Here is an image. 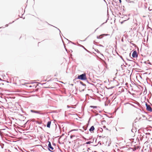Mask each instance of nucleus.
Here are the masks:
<instances>
[{"mask_svg": "<svg viewBox=\"0 0 152 152\" xmlns=\"http://www.w3.org/2000/svg\"><path fill=\"white\" fill-rule=\"evenodd\" d=\"M83 128L84 130H86V127L84 126H83Z\"/></svg>", "mask_w": 152, "mask_h": 152, "instance_id": "nucleus-10", "label": "nucleus"}, {"mask_svg": "<svg viewBox=\"0 0 152 152\" xmlns=\"http://www.w3.org/2000/svg\"><path fill=\"white\" fill-rule=\"evenodd\" d=\"M51 122L50 121H49L48 122L47 126V127L50 128V125L51 124Z\"/></svg>", "mask_w": 152, "mask_h": 152, "instance_id": "nucleus-7", "label": "nucleus"}, {"mask_svg": "<svg viewBox=\"0 0 152 152\" xmlns=\"http://www.w3.org/2000/svg\"><path fill=\"white\" fill-rule=\"evenodd\" d=\"M108 34H103L102 35H100V36H98L97 37V38L98 39H101L102 38V35H105V36H107V35H108Z\"/></svg>", "mask_w": 152, "mask_h": 152, "instance_id": "nucleus-8", "label": "nucleus"}, {"mask_svg": "<svg viewBox=\"0 0 152 152\" xmlns=\"http://www.w3.org/2000/svg\"><path fill=\"white\" fill-rule=\"evenodd\" d=\"M103 127H105V126H103Z\"/></svg>", "mask_w": 152, "mask_h": 152, "instance_id": "nucleus-14", "label": "nucleus"}, {"mask_svg": "<svg viewBox=\"0 0 152 152\" xmlns=\"http://www.w3.org/2000/svg\"><path fill=\"white\" fill-rule=\"evenodd\" d=\"M0 80H1V79L0 78Z\"/></svg>", "mask_w": 152, "mask_h": 152, "instance_id": "nucleus-15", "label": "nucleus"}, {"mask_svg": "<svg viewBox=\"0 0 152 152\" xmlns=\"http://www.w3.org/2000/svg\"><path fill=\"white\" fill-rule=\"evenodd\" d=\"M31 111L32 113H40V112L39 111H35V110H31Z\"/></svg>", "mask_w": 152, "mask_h": 152, "instance_id": "nucleus-6", "label": "nucleus"}, {"mask_svg": "<svg viewBox=\"0 0 152 152\" xmlns=\"http://www.w3.org/2000/svg\"><path fill=\"white\" fill-rule=\"evenodd\" d=\"M78 78L81 80H85L86 79V75L85 74L81 75L78 77Z\"/></svg>", "mask_w": 152, "mask_h": 152, "instance_id": "nucleus-1", "label": "nucleus"}, {"mask_svg": "<svg viewBox=\"0 0 152 152\" xmlns=\"http://www.w3.org/2000/svg\"><path fill=\"white\" fill-rule=\"evenodd\" d=\"M94 128L93 126H92L89 129V131L91 132H93Z\"/></svg>", "mask_w": 152, "mask_h": 152, "instance_id": "nucleus-5", "label": "nucleus"}, {"mask_svg": "<svg viewBox=\"0 0 152 152\" xmlns=\"http://www.w3.org/2000/svg\"><path fill=\"white\" fill-rule=\"evenodd\" d=\"M78 129H73V130H72L71 131H78Z\"/></svg>", "mask_w": 152, "mask_h": 152, "instance_id": "nucleus-11", "label": "nucleus"}, {"mask_svg": "<svg viewBox=\"0 0 152 152\" xmlns=\"http://www.w3.org/2000/svg\"><path fill=\"white\" fill-rule=\"evenodd\" d=\"M120 0V1H121V0Z\"/></svg>", "mask_w": 152, "mask_h": 152, "instance_id": "nucleus-16", "label": "nucleus"}, {"mask_svg": "<svg viewBox=\"0 0 152 152\" xmlns=\"http://www.w3.org/2000/svg\"><path fill=\"white\" fill-rule=\"evenodd\" d=\"M48 148L49 151H53V150L54 149V148L51 146V145L50 142H49V143L48 145Z\"/></svg>", "mask_w": 152, "mask_h": 152, "instance_id": "nucleus-4", "label": "nucleus"}, {"mask_svg": "<svg viewBox=\"0 0 152 152\" xmlns=\"http://www.w3.org/2000/svg\"><path fill=\"white\" fill-rule=\"evenodd\" d=\"M74 136H73V137H74ZM73 137V136H71V138H72V137Z\"/></svg>", "mask_w": 152, "mask_h": 152, "instance_id": "nucleus-13", "label": "nucleus"}, {"mask_svg": "<svg viewBox=\"0 0 152 152\" xmlns=\"http://www.w3.org/2000/svg\"><path fill=\"white\" fill-rule=\"evenodd\" d=\"M91 143L90 142V141H88V142H86V144H90Z\"/></svg>", "mask_w": 152, "mask_h": 152, "instance_id": "nucleus-9", "label": "nucleus"}, {"mask_svg": "<svg viewBox=\"0 0 152 152\" xmlns=\"http://www.w3.org/2000/svg\"><path fill=\"white\" fill-rule=\"evenodd\" d=\"M145 105L146 107V110H147V111L150 112H152V109L150 106L149 105H148L146 102L145 103Z\"/></svg>", "mask_w": 152, "mask_h": 152, "instance_id": "nucleus-2", "label": "nucleus"}, {"mask_svg": "<svg viewBox=\"0 0 152 152\" xmlns=\"http://www.w3.org/2000/svg\"><path fill=\"white\" fill-rule=\"evenodd\" d=\"M132 56L133 58H137L138 56V54L136 50L134 51L132 53Z\"/></svg>", "mask_w": 152, "mask_h": 152, "instance_id": "nucleus-3", "label": "nucleus"}, {"mask_svg": "<svg viewBox=\"0 0 152 152\" xmlns=\"http://www.w3.org/2000/svg\"><path fill=\"white\" fill-rule=\"evenodd\" d=\"M80 130L82 132H83V130H82L81 129H80Z\"/></svg>", "mask_w": 152, "mask_h": 152, "instance_id": "nucleus-12", "label": "nucleus"}]
</instances>
